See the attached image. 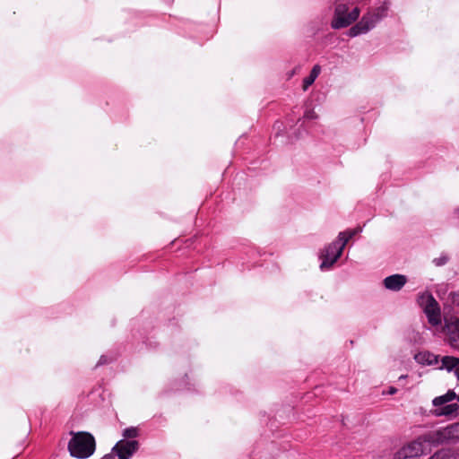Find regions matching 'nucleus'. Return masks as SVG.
I'll use <instances>...</instances> for the list:
<instances>
[{
    "instance_id": "22",
    "label": "nucleus",
    "mask_w": 459,
    "mask_h": 459,
    "mask_svg": "<svg viewBox=\"0 0 459 459\" xmlns=\"http://www.w3.org/2000/svg\"><path fill=\"white\" fill-rule=\"evenodd\" d=\"M455 374L457 379L459 380V366L456 368V371Z\"/></svg>"
},
{
    "instance_id": "5",
    "label": "nucleus",
    "mask_w": 459,
    "mask_h": 459,
    "mask_svg": "<svg viewBox=\"0 0 459 459\" xmlns=\"http://www.w3.org/2000/svg\"><path fill=\"white\" fill-rule=\"evenodd\" d=\"M425 444H429V441L427 440V432L414 440L405 443L394 453V459L419 458L425 454Z\"/></svg>"
},
{
    "instance_id": "20",
    "label": "nucleus",
    "mask_w": 459,
    "mask_h": 459,
    "mask_svg": "<svg viewBox=\"0 0 459 459\" xmlns=\"http://www.w3.org/2000/svg\"><path fill=\"white\" fill-rule=\"evenodd\" d=\"M396 392H397V389L395 387L390 386L388 391H387V394H396Z\"/></svg>"
},
{
    "instance_id": "9",
    "label": "nucleus",
    "mask_w": 459,
    "mask_h": 459,
    "mask_svg": "<svg viewBox=\"0 0 459 459\" xmlns=\"http://www.w3.org/2000/svg\"><path fill=\"white\" fill-rule=\"evenodd\" d=\"M407 282V278L403 274H393L384 280V285L387 290L393 291L400 290Z\"/></svg>"
},
{
    "instance_id": "11",
    "label": "nucleus",
    "mask_w": 459,
    "mask_h": 459,
    "mask_svg": "<svg viewBox=\"0 0 459 459\" xmlns=\"http://www.w3.org/2000/svg\"><path fill=\"white\" fill-rule=\"evenodd\" d=\"M446 330L452 342H459V319L446 323Z\"/></svg>"
},
{
    "instance_id": "14",
    "label": "nucleus",
    "mask_w": 459,
    "mask_h": 459,
    "mask_svg": "<svg viewBox=\"0 0 459 459\" xmlns=\"http://www.w3.org/2000/svg\"><path fill=\"white\" fill-rule=\"evenodd\" d=\"M321 72V66L319 65H314L312 68L310 74L304 78L303 80V90L307 91L309 86H311L316 79L318 77L319 74Z\"/></svg>"
},
{
    "instance_id": "15",
    "label": "nucleus",
    "mask_w": 459,
    "mask_h": 459,
    "mask_svg": "<svg viewBox=\"0 0 459 459\" xmlns=\"http://www.w3.org/2000/svg\"><path fill=\"white\" fill-rule=\"evenodd\" d=\"M124 439H132L139 437V429L136 427H129L123 430Z\"/></svg>"
},
{
    "instance_id": "2",
    "label": "nucleus",
    "mask_w": 459,
    "mask_h": 459,
    "mask_svg": "<svg viewBox=\"0 0 459 459\" xmlns=\"http://www.w3.org/2000/svg\"><path fill=\"white\" fill-rule=\"evenodd\" d=\"M355 231L340 232L337 240L327 246L321 255L322 263L320 264L321 270H326L342 255V250L347 242L354 236Z\"/></svg>"
},
{
    "instance_id": "8",
    "label": "nucleus",
    "mask_w": 459,
    "mask_h": 459,
    "mask_svg": "<svg viewBox=\"0 0 459 459\" xmlns=\"http://www.w3.org/2000/svg\"><path fill=\"white\" fill-rule=\"evenodd\" d=\"M139 449L137 440H119L113 447L112 454L117 456V459H129Z\"/></svg>"
},
{
    "instance_id": "21",
    "label": "nucleus",
    "mask_w": 459,
    "mask_h": 459,
    "mask_svg": "<svg viewBox=\"0 0 459 459\" xmlns=\"http://www.w3.org/2000/svg\"><path fill=\"white\" fill-rule=\"evenodd\" d=\"M114 454H112V452L110 454H107L105 455H103L100 459H113L114 458Z\"/></svg>"
},
{
    "instance_id": "16",
    "label": "nucleus",
    "mask_w": 459,
    "mask_h": 459,
    "mask_svg": "<svg viewBox=\"0 0 459 459\" xmlns=\"http://www.w3.org/2000/svg\"><path fill=\"white\" fill-rule=\"evenodd\" d=\"M447 261H448L447 255H442L439 257L435 258L433 260V263L437 266H442V265L446 264L447 263Z\"/></svg>"
},
{
    "instance_id": "25",
    "label": "nucleus",
    "mask_w": 459,
    "mask_h": 459,
    "mask_svg": "<svg viewBox=\"0 0 459 459\" xmlns=\"http://www.w3.org/2000/svg\"><path fill=\"white\" fill-rule=\"evenodd\" d=\"M420 356H421V353H419V355L416 356V359H418Z\"/></svg>"
},
{
    "instance_id": "10",
    "label": "nucleus",
    "mask_w": 459,
    "mask_h": 459,
    "mask_svg": "<svg viewBox=\"0 0 459 459\" xmlns=\"http://www.w3.org/2000/svg\"><path fill=\"white\" fill-rule=\"evenodd\" d=\"M459 411V405L457 403H450L444 406L436 407L432 411V414L436 417H442V416H452L457 414Z\"/></svg>"
},
{
    "instance_id": "7",
    "label": "nucleus",
    "mask_w": 459,
    "mask_h": 459,
    "mask_svg": "<svg viewBox=\"0 0 459 459\" xmlns=\"http://www.w3.org/2000/svg\"><path fill=\"white\" fill-rule=\"evenodd\" d=\"M419 302L423 307L429 324L432 325L440 324V309L434 297L430 294H423L420 297Z\"/></svg>"
},
{
    "instance_id": "18",
    "label": "nucleus",
    "mask_w": 459,
    "mask_h": 459,
    "mask_svg": "<svg viewBox=\"0 0 459 459\" xmlns=\"http://www.w3.org/2000/svg\"><path fill=\"white\" fill-rule=\"evenodd\" d=\"M304 117L306 119H315L316 118V115L313 110H308L305 113Z\"/></svg>"
},
{
    "instance_id": "27",
    "label": "nucleus",
    "mask_w": 459,
    "mask_h": 459,
    "mask_svg": "<svg viewBox=\"0 0 459 459\" xmlns=\"http://www.w3.org/2000/svg\"><path fill=\"white\" fill-rule=\"evenodd\" d=\"M458 212H459V209H458Z\"/></svg>"
},
{
    "instance_id": "1",
    "label": "nucleus",
    "mask_w": 459,
    "mask_h": 459,
    "mask_svg": "<svg viewBox=\"0 0 459 459\" xmlns=\"http://www.w3.org/2000/svg\"><path fill=\"white\" fill-rule=\"evenodd\" d=\"M71 435L73 437L67 446L71 456L77 459H87L94 454L96 442L91 433L80 431L71 432Z\"/></svg>"
},
{
    "instance_id": "13",
    "label": "nucleus",
    "mask_w": 459,
    "mask_h": 459,
    "mask_svg": "<svg viewBox=\"0 0 459 459\" xmlns=\"http://www.w3.org/2000/svg\"><path fill=\"white\" fill-rule=\"evenodd\" d=\"M441 368L446 369L448 372L456 371V368L459 366V359L453 356H445L441 359Z\"/></svg>"
},
{
    "instance_id": "17",
    "label": "nucleus",
    "mask_w": 459,
    "mask_h": 459,
    "mask_svg": "<svg viewBox=\"0 0 459 459\" xmlns=\"http://www.w3.org/2000/svg\"><path fill=\"white\" fill-rule=\"evenodd\" d=\"M429 459H448V456L446 453L439 451L436 452Z\"/></svg>"
},
{
    "instance_id": "26",
    "label": "nucleus",
    "mask_w": 459,
    "mask_h": 459,
    "mask_svg": "<svg viewBox=\"0 0 459 459\" xmlns=\"http://www.w3.org/2000/svg\"><path fill=\"white\" fill-rule=\"evenodd\" d=\"M457 401L459 402V394H458V397H457Z\"/></svg>"
},
{
    "instance_id": "19",
    "label": "nucleus",
    "mask_w": 459,
    "mask_h": 459,
    "mask_svg": "<svg viewBox=\"0 0 459 459\" xmlns=\"http://www.w3.org/2000/svg\"><path fill=\"white\" fill-rule=\"evenodd\" d=\"M108 362H109V360L108 359V357L106 355H102V356H100V358L97 363V366L105 365V364H108Z\"/></svg>"
},
{
    "instance_id": "23",
    "label": "nucleus",
    "mask_w": 459,
    "mask_h": 459,
    "mask_svg": "<svg viewBox=\"0 0 459 459\" xmlns=\"http://www.w3.org/2000/svg\"><path fill=\"white\" fill-rule=\"evenodd\" d=\"M406 377H407V376H406V375H402V376L399 377V380H404Z\"/></svg>"
},
{
    "instance_id": "12",
    "label": "nucleus",
    "mask_w": 459,
    "mask_h": 459,
    "mask_svg": "<svg viewBox=\"0 0 459 459\" xmlns=\"http://www.w3.org/2000/svg\"><path fill=\"white\" fill-rule=\"evenodd\" d=\"M458 395L454 390H448L445 394L437 396L432 400V404L435 407H439L446 403L457 399Z\"/></svg>"
},
{
    "instance_id": "24",
    "label": "nucleus",
    "mask_w": 459,
    "mask_h": 459,
    "mask_svg": "<svg viewBox=\"0 0 459 459\" xmlns=\"http://www.w3.org/2000/svg\"><path fill=\"white\" fill-rule=\"evenodd\" d=\"M296 73V69H294L293 71H291V73L289 75V78H290L291 76H293V74Z\"/></svg>"
},
{
    "instance_id": "3",
    "label": "nucleus",
    "mask_w": 459,
    "mask_h": 459,
    "mask_svg": "<svg viewBox=\"0 0 459 459\" xmlns=\"http://www.w3.org/2000/svg\"><path fill=\"white\" fill-rule=\"evenodd\" d=\"M386 12L387 7L385 5H381L370 12H368L362 16L359 22L349 30L348 36L353 38L368 32L370 30L375 28L378 22L386 16Z\"/></svg>"
},
{
    "instance_id": "4",
    "label": "nucleus",
    "mask_w": 459,
    "mask_h": 459,
    "mask_svg": "<svg viewBox=\"0 0 459 459\" xmlns=\"http://www.w3.org/2000/svg\"><path fill=\"white\" fill-rule=\"evenodd\" d=\"M427 440L429 445L456 444L459 442V421L427 432Z\"/></svg>"
},
{
    "instance_id": "6",
    "label": "nucleus",
    "mask_w": 459,
    "mask_h": 459,
    "mask_svg": "<svg viewBox=\"0 0 459 459\" xmlns=\"http://www.w3.org/2000/svg\"><path fill=\"white\" fill-rule=\"evenodd\" d=\"M359 13L360 10L358 7H353L350 11L347 4L337 2L331 25L336 30L346 28L359 18Z\"/></svg>"
}]
</instances>
